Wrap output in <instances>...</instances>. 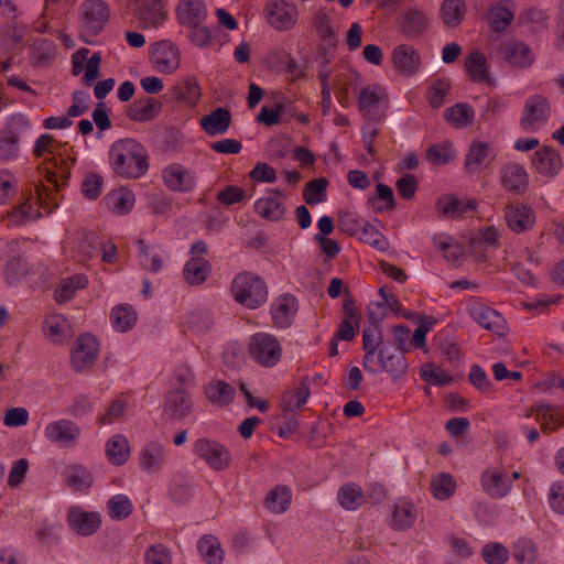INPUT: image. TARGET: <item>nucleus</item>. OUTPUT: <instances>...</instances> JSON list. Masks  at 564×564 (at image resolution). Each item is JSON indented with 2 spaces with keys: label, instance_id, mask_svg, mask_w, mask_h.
Listing matches in <instances>:
<instances>
[{
  "label": "nucleus",
  "instance_id": "obj_1",
  "mask_svg": "<svg viewBox=\"0 0 564 564\" xmlns=\"http://www.w3.org/2000/svg\"><path fill=\"white\" fill-rule=\"evenodd\" d=\"M112 171L124 178H139L149 169L145 148L134 139H121L112 143L109 150Z\"/></svg>",
  "mask_w": 564,
  "mask_h": 564
},
{
  "label": "nucleus",
  "instance_id": "obj_2",
  "mask_svg": "<svg viewBox=\"0 0 564 564\" xmlns=\"http://www.w3.org/2000/svg\"><path fill=\"white\" fill-rule=\"evenodd\" d=\"M64 147L63 143L57 142L52 134H41L33 147V154L36 158L42 156L44 153L53 154L54 166L58 171H47L46 180L52 183L58 191L70 176V165L76 162L75 158L65 159L61 153H55Z\"/></svg>",
  "mask_w": 564,
  "mask_h": 564
},
{
  "label": "nucleus",
  "instance_id": "obj_3",
  "mask_svg": "<svg viewBox=\"0 0 564 564\" xmlns=\"http://www.w3.org/2000/svg\"><path fill=\"white\" fill-rule=\"evenodd\" d=\"M231 292L237 302L254 310L268 300V289L264 280L251 272L238 274L231 284Z\"/></svg>",
  "mask_w": 564,
  "mask_h": 564
},
{
  "label": "nucleus",
  "instance_id": "obj_4",
  "mask_svg": "<svg viewBox=\"0 0 564 564\" xmlns=\"http://www.w3.org/2000/svg\"><path fill=\"white\" fill-rule=\"evenodd\" d=\"M80 31L86 43H91L90 37L97 36L109 20L110 11L106 2L101 0H86L82 3Z\"/></svg>",
  "mask_w": 564,
  "mask_h": 564
},
{
  "label": "nucleus",
  "instance_id": "obj_5",
  "mask_svg": "<svg viewBox=\"0 0 564 564\" xmlns=\"http://www.w3.org/2000/svg\"><path fill=\"white\" fill-rule=\"evenodd\" d=\"M193 453L215 471L226 470L232 463L229 449L216 440L207 437L197 438L193 443Z\"/></svg>",
  "mask_w": 564,
  "mask_h": 564
},
{
  "label": "nucleus",
  "instance_id": "obj_6",
  "mask_svg": "<svg viewBox=\"0 0 564 564\" xmlns=\"http://www.w3.org/2000/svg\"><path fill=\"white\" fill-rule=\"evenodd\" d=\"M252 359L263 367L275 366L282 356V347L275 336L267 333H256L248 345Z\"/></svg>",
  "mask_w": 564,
  "mask_h": 564
},
{
  "label": "nucleus",
  "instance_id": "obj_7",
  "mask_svg": "<svg viewBox=\"0 0 564 564\" xmlns=\"http://www.w3.org/2000/svg\"><path fill=\"white\" fill-rule=\"evenodd\" d=\"M389 107V98L380 86L364 87L358 96L361 116L373 122L380 121Z\"/></svg>",
  "mask_w": 564,
  "mask_h": 564
},
{
  "label": "nucleus",
  "instance_id": "obj_8",
  "mask_svg": "<svg viewBox=\"0 0 564 564\" xmlns=\"http://www.w3.org/2000/svg\"><path fill=\"white\" fill-rule=\"evenodd\" d=\"M132 15L142 30L159 29L167 19L162 0H133Z\"/></svg>",
  "mask_w": 564,
  "mask_h": 564
},
{
  "label": "nucleus",
  "instance_id": "obj_9",
  "mask_svg": "<svg viewBox=\"0 0 564 564\" xmlns=\"http://www.w3.org/2000/svg\"><path fill=\"white\" fill-rule=\"evenodd\" d=\"M550 102L542 95L530 96L523 106L520 127L525 132H535L549 120Z\"/></svg>",
  "mask_w": 564,
  "mask_h": 564
},
{
  "label": "nucleus",
  "instance_id": "obj_10",
  "mask_svg": "<svg viewBox=\"0 0 564 564\" xmlns=\"http://www.w3.org/2000/svg\"><path fill=\"white\" fill-rule=\"evenodd\" d=\"M497 54L512 67L527 68L534 62V54L531 47L516 39L500 42L497 47Z\"/></svg>",
  "mask_w": 564,
  "mask_h": 564
},
{
  "label": "nucleus",
  "instance_id": "obj_11",
  "mask_svg": "<svg viewBox=\"0 0 564 564\" xmlns=\"http://www.w3.org/2000/svg\"><path fill=\"white\" fill-rule=\"evenodd\" d=\"M269 24L279 31H288L297 21V8L284 0H270L264 8Z\"/></svg>",
  "mask_w": 564,
  "mask_h": 564
},
{
  "label": "nucleus",
  "instance_id": "obj_12",
  "mask_svg": "<svg viewBox=\"0 0 564 564\" xmlns=\"http://www.w3.org/2000/svg\"><path fill=\"white\" fill-rule=\"evenodd\" d=\"M98 355V339L91 334H83L73 345L72 365L76 371H84L95 364Z\"/></svg>",
  "mask_w": 564,
  "mask_h": 564
},
{
  "label": "nucleus",
  "instance_id": "obj_13",
  "mask_svg": "<svg viewBox=\"0 0 564 564\" xmlns=\"http://www.w3.org/2000/svg\"><path fill=\"white\" fill-rule=\"evenodd\" d=\"M150 61L158 72L172 74L180 66L178 48L169 40L159 41L150 52Z\"/></svg>",
  "mask_w": 564,
  "mask_h": 564
},
{
  "label": "nucleus",
  "instance_id": "obj_14",
  "mask_svg": "<svg viewBox=\"0 0 564 564\" xmlns=\"http://www.w3.org/2000/svg\"><path fill=\"white\" fill-rule=\"evenodd\" d=\"M68 527L82 536H90L101 525V516L96 511H86L79 506H73L67 512Z\"/></svg>",
  "mask_w": 564,
  "mask_h": 564
},
{
  "label": "nucleus",
  "instance_id": "obj_15",
  "mask_svg": "<svg viewBox=\"0 0 564 564\" xmlns=\"http://www.w3.org/2000/svg\"><path fill=\"white\" fill-rule=\"evenodd\" d=\"M45 436L62 447H73L80 436L79 426L70 420L51 422L45 427Z\"/></svg>",
  "mask_w": 564,
  "mask_h": 564
},
{
  "label": "nucleus",
  "instance_id": "obj_16",
  "mask_svg": "<svg viewBox=\"0 0 564 564\" xmlns=\"http://www.w3.org/2000/svg\"><path fill=\"white\" fill-rule=\"evenodd\" d=\"M468 312L479 326L497 335H503L506 321L498 311L482 303L475 302L469 305Z\"/></svg>",
  "mask_w": 564,
  "mask_h": 564
},
{
  "label": "nucleus",
  "instance_id": "obj_17",
  "mask_svg": "<svg viewBox=\"0 0 564 564\" xmlns=\"http://www.w3.org/2000/svg\"><path fill=\"white\" fill-rule=\"evenodd\" d=\"M500 182L512 194L523 195L529 186V175L521 164L512 162L501 167Z\"/></svg>",
  "mask_w": 564,
  "mask_h": 564
},
{
  "label": "nucleus",
  "instance_id": "obj_18",
  "mask_svg": "<svg viewBox=\"0 0 564 564\" xmlns=\"http://www.w3.org/2000/svg\"><path fill=\"white\" fill-rule=\"evenodd\" d=\"M391 59L394 68L404 76H413L420 69V54L411 45L400 44L395 46L392 51Z\"/></svg>",
  "mask_w": 564,
  "mask_h": 564
},
{
  "label": "nucleus",
  "instance_id": "obj_19",
  "mask_svg": "<svg viewBox=\"0 0 564 564\" xmlns=\"http://www.w3.org/2000/svg\"><path fill=\"white\" fill-rule=\"evenodd\" d=\"M163 181L174 192L188 193L196 186V177L181 164H170L163 171Z\"/></svg>",
  "mask_w": 564,
  "mask_h": 564
},
{
  "label": "nucleus",
  "instance_id": "obj_20",
  "mask_svg": "<svg viewBox=\"0 0 564 564\" xmlns=\"http://www.w3.org/2000/svg\"><path fill=\"white\" fill-rule=\"evenodd\" d=\"M532 164L540 175L554 177L562 169V159L553 147L544 145L533 153Z\"/></svg>",
  "mask_w": 564,
  "mask_h": 564
},
{
  "label": "nucleus",
  "instance_id": "obj_21",
  "mask_svg": "<svg viewBox=\"0 0 564 564\" xmlns=\"http://www.w3.org/2000/svg\"><path fill=\"white\" fill-rule=\"evenodd\" d=\"M505 218L508 228L517 234L530 230L535 223L534 212L523 204L506 206Z\"/></svg>",
  "mask_w": 564,
  "mask_h": 564
},
{
  "label": "nucleus",
  "instance_id": "obj_22",
  "mask_svg": "<svg viewBox=\"0 0 564 564\" xmlns=\"http://www.w3.org/2000/svg\"><path fill=\"white\" fill-rule=\"evenodd\" d=\"M193 400L185 388L171 390L164 399V411L171 419L183 420L192 413Z\"/></svg>",
  "mask_w": 564,
  "mask_h": 564
},
{
  "label": "nucleus",
  "instance_id": "obj_23",
  "mask_svg": "<svg viewBox=\"0 0 564 564\" xmlns=\"http://www.w3.org/2000/svg\"><path fill=\"white\" fill-rule=\"evenodd\" d=\"M176 19L183 26H198L207 18V9L202 0H181L176 7Z\"/></svg>",
  "mask_w": 564,
  "mask_h": 564
},
{
  "label": "nucleus",
  "instance_id": "obj_24",
  "mask_svg": "<svg viewBox=\"0 0 564 564\" xmlns=\"http://www.w3.org/2000/svg\"><path fill=\"white\" fill-rule=\"evenodd\" d=\"M377 359L380 370L387 371L394 380L400 379L406 371L408 364L404 354L401 351L397 354L387 344L379 349Z\"/></svg>",
  "mask_w": 564,
  "mask_h": 564
},
{
  "label": "nucleus",
  "instance_id": "obj_25",
  "mask_svg": "<svg viewBox=\"0 0 564 564\" xmlns=\"http://www.w3.org/2000/svg\"><path fill=\"white\" fill-rule=\"evenodd\" d=\"M297 311L296 299L290 294L275 299L271 306L273 324L279 328H288Z\"/></svg>",
  "mask_w": 564,
  "mask_h": 564
},
{
  "label": "nucleus",
  "instance_id": "obj_26",
  "mask_svg": "<svg viewBox=\"0 0 564 564\" xmlns=\"http://www.w3.org/2000/svg\"><path fill=\"white\" fill-rule=\"evenodd\" d=\"M485 492L496 499L506 497L511 490V479L507 474L487 469L481 475Z\"/></svg>",
  "mask_w": 564,
  "mask_h": 564
},
{
  "label": "nucleus",
  "instance_id": "obj_27",
  "mask_svg": "<svg viewBox=\"0 0 564 564\" xmlns=\"http://www.w3.org/2000/svg\"><path fill=\"white\" fill-rule=\"evenodd\" d=\"M162 107V102L152 97L139 98L129 107L127 117L137 122H147L154 119Z\"/></svg>",
  "mask_w": 564,
  "mask_h": 564
},
{
  "label": "nucleus",
  "instance_id": "obj_28",
  "mask_svg": "<svg viewBox=\"0 0 564 564\" xmlns=\"http://www.w3.org/2000/svg\"><path fill=\"white\" fill-rule=\"evenodd\" d=\"M231 123L230 111L226 108L218 107L200 119L203 130L210 137L226 133Z\"/></svg>",
  "mask_w": 564,
  "mask_h": 564
},
{
  "label": "nucleus",
  "instance_id": "obj_29",
  "mask_svg": "<svg viewBox=\"0 0 564 564\" xmlns=\"http://www.w3.org/2000/svg\"><path fill=\"white\" fill-rule=\"evenodd\" d=\"M313 26L318 35L322 44L319 46H326L328 51L336 48L338 44V31L332 24V18L325 11L316 13L313 20Z\"/></svg>",
  "mask_w": 564,
  "mask_h": 564
},
{
  "label": "nucleus",
  "instance_id": "obj_30",
  "mask_svg": "<svg viewBox=\"0 0 564 564\" xmlns=\"http://www.w3.org/2000/svg\"><path fill=\"white\" fill-rule=\"evenodd\" d=\"M170 93L178 102L194 107L200 97V87L195 77H187L170 88Z\"/></svg>",
  "mask_w": 564,
  "mask_h": 564
},
{
  "label": "nucleus",
  "instance_id": "obj_31",
  "mask_svg": "<svg viewBox=\"0 0 564 564\" xmlns=\"http://www.w3.org/2000/svg\"><path fill=\"white\" fill-rule=\"evenodd\" d=\"M204 393L210 403L226 406L234 401L236 390L224 380H214L205 384Z\"/></svg>",
  "mask_w": 564,
  "mask_h": 564
},
{
  "label": "nucleus",
  "instance_id": "obj_32",
  "mask_svg": "<svg viewBox=\"0 0 564 564\" xmlns=\"http://www.w3.org/2000/svg\"><path fill=\"white\" fill-rule=\"evenodd\" d=\"M164 462V446L159 442H150L140 453V466L147 473L158 471Z\"/></svg>",
  "mask_w": 564,
  "mask_h": 564
},
{
  "label": "nucleus",
  "instance_id": "obj_33",
  "mask_svg": "<svg viewBox=\"0 0 564 564\" xmlns=\"http://www.w3.org/2000/svg\"><path fill=\"white\" fill-rule=\"evenodd\" d=\"M292 491L285 485H276L264 499L265 508L275 514L284 513L291 506Z\"/></svg>",
  "mask_w": 564,
  "mask_h": 564
},
{
  "label": "nucleus",
  "instance_id": "obj_34",
  "mask_svg": "<svg viewBox=\"0 0 564 564\" xmlns=\"http://www.w3.org/2000/svg\"><path fill=\"white\" fill-rule=\"evenodd\" d=\"M308 378H303L296 389L285 391L281 397V406L284 412H295L301 409L310 397Z\"/></svg>",
  "mask_w": 564,
  "mask_h": 564
},
{
  "label": "nucleus",
  "instance_id": "obj_35",
  "mask_svg": "<svg viewBox=\"0 0 564 564\" xmlns=\"http://www.w3.org/2000/svg\"><path fill=\"white\" fill-rule=\"evenodd\" d=\"M256 213L270 221H281L286 214V206L274 197H261L254 203Z\"/></svg>",
  "mask_w": 564,
  "mask_h": 564
},
{
  "label": "nucleus",
  "instance_id": "obj_36",
  "mask_svg": "<svg viewBox=\"0 0 564 564\" xmlns=\"http://www.w3.org/2000/svg\"><path fill=\"white\" fill-rule=\"evenodd\" d=\"M416 516L414 505L408 501H400L393 507L391 527L399 531L408 530L414 524Z\"/></svg>",
  "mask_w": 564,
  "mask_h": 564
},
{
  "label": "nucleus",
  "instance_id": "obj_37",
  "mask_svg": "<svg viewBox=\"0 0 564 564\" xmlns=\"http://www.w3.org/2000/svg\"><path fill=\"white\" fill-rule=\"evenodd\" d=\"M427 26L429 20L421 10H408L402 18V32L408 39L420 36Z\"/></svg>",
  "mask_w": 564,
  "mask_h": 564
},
{
  "label": "nucleus",
  "instance_id": "obj_38",
  "mask_svg": "<svg viewBox=\"0 0 564 564\" xmlns=\"http://www.w3.org/2000/svg\"><path fill=\"white\" fill-rule=\"evenodd\" d=\"M210 270V264L206 259L193 257L185 263L183 274L189 284L198 285L207 280Z\"/></svg>",
  "mask_w": 564,
  "mask_h": 564
},
{
  "label": "nucleus",
  "instance_id": "obj_39",
  "mask_svg": "<svg viewBox=\"0 0 564 564\" xmlns=\"http://www.w3.org/2000/svg\"><path fill=\"white\" fill-rule=\"evenodd\" d=\"M436 205L442 215L448 218H457L476 207L474 200L463 202L454 196L440 197Z\"/></svg>",
  "mask_w": 564,
  "mask_h": 564
},
{
  "label": "nucleus",
  "instance_id": "obj_40",
  "mask_svg": "<svg viewBox=\"0 0 564 564\" xmlns=\"http://www.w3.org/2000/svg\"><path fill=\"white\" fill-rule=\"evenodd\" d=\"M465 68L475 83L488 82L491 83L488 72V64L486 56L480 52L470 53L465 61Z\"/></svg>",
  "mask_w": 564,
  "mask_h": 564
},
{
  "label": "nucleus",
  "instance_id": "obj_41",
  "mask_svg": "<svg viewBox=\"0 0 564 564\" xmlns=\"http://www.w3.org/2000/svg\"><path fill=\"white\" fill-rule=\"evenodd\" d=\"M106 454L113 465H123L130 455L129 442L122 434L110 437L106 444Z\"/></svg>",
  "mask_w": 564,
  "mask_h": 564
},
{
  "label": "nucleus",
  "instance_id": "obj_42",
  "mask_svg": "<svg viewBox=\"0 0 564 564\" xmlns=\"http://www.w3.org/2000/svg\"><path fill=\"white\" fill-rule=\"evenodd\" d=\"M466 8L463 0H444L440 7V17L448 28L458 26L465 17Z\"/></svg>",
  "mask_w": 564,
  "mask_h": 564
},
{
  "label": "nucleus",
  "instance_id": "obj_43",
  "mask_svg": "<svg viewBox=\"0 0 564 564\" xmlns=\"http://www.w3.org/2000/svg\"><path fill=\"white\" fill-rule=\"evenodd\" d=\"M443 117L454 128L462 129L468 127L474 120V109L465 102H458L444 110Z\"/></svg>",
  "mask_w": 564,
  "mask_h": 564
},
{
  "label": "nucleus",
  "instance_id": "obj_44",
  "mask_svg": "<svg viewBox=\"0 0 564 564\" xmlns=\"http://www.w3.org/2000/svg\"><path fill=\"white\" fill-rule=\"evenodd\" d=\"M491 152L489 143L475 141L470 144L465 156L464 167L469 174L478 172L486 158Z\"/></svg>",
  "mask_w": 564,
  "mask_h": 564
},
{
  "label": "nucleus",
  "instance_id": "obj_45",
  "mask_svg": "<svg viewBox=\"0 0 564 564\" xmlns=\"http://www.w3.org/2000/svg\"><path fill=\"white\" fill-rule=\"evenodd\" d=\"M514 19L513 10L508 2L492 6L488 13V22L494 32L501 33L507 30Z\"/></svg>",
  "mask_w": 564,
  "mask_h": 564
},
{
  "label": "nucleus",
  "instance_id": "obj_46",
  "mask_svg": "<svg viewBox=\"0 0 564 564\" xmlns=\"http://www.w3.org/2000/svg\"><path fill=\"white\" fill-rule=\"evenodd\" d=\"M138 316L131 305L120 304L111 310L110 321L118 332L124 333L137 323Z\"/></svg>",
  "mask_w": 564,
  "mask_h": 564
},
{
  "label": "nucleus",
  "instance_id": "obj_47",
  "mask_svg": "<svg viewBox=\"0 0 564 564\" xmlns=\"http://www.w3.org/2000/svg\"><path fill=\"white\" fill-rule=\"evenodd\" d=\"M370 325L362 330V349L378 351L382 344V334L380 330V317H377L372 311L368 312Z\"/></svg>",
  "mask_w": 564,
  "mask_h": 564
},
{
  "label": "nucleus",
  "instance_id": "obj_48",
  "mask_svg": "<svg viewBox=\"0 0 564 564\" xmlns=\"http://www.w3.org/2000/svg\"><path fill=\"white\" fill-rule=\"evenodd\" d=\"M198 551L207 564H221L224 561V551L220 543L213 535H205L198 541Z\"/></svg>",
  "mask_w": 564,
  "mask_h": 564
},
{
  "label": "nucleus",
  "instance_id": "obj_49",
  "mask_svg": "<svg viewBox=\"0 0 564 564\" xmlns=\"http://www.w3.org/2000/svg\"><path fill=\"white\" fill-rule=\"evenodd\" d=\"M133 510L130 498L126 495L118 494L112 496L107 502L108 516L116 521L127 519Z\"/></svg>",
  "mask_w": 564,
  "mask_h": 564
},
{
  "label": "nucleus",
  "instance_id": "obj_50",
  "mask_svg": "<svg viewBox=\"0 0 564 564\" xmlns=\"http://www.w3.org/2000/svg\"><path fill=\"white\" fill-rule=\"evenodd\" d=\"M88 283V280L83 274L74 275L69 279H64L56 292H55V299L58 303H65L69 301L75 292L79 289H84Z\"/></svg>",
  "mask_w": 564,
  "mask_h": 564
},
{
  "label": "nucleus",
  "instance_id": "obj_51",
  "mask_svg": "<svg viewBox=\"0 0 564 564\" xmlns=\"http://www.w3.org/2000/svg\"><path fill=\"white\" fill-rule=\"evenodd\" d=\"M337 499L346 510H356L364 500L361 488L356 484H347L339 488Z\"/></svg>",
  "mask_w": 564,
  "mask_h": 564
},
{
  "label": "nucleus",
  "instance_id": "obj_52",
  "mask_svg": "<svg viewBox=\"0 0 564 564\" xmlns=\"http://www.w3.org/2000/svg\"><path fill=\"white\" fill-rule=\"evenodd\" d=\"M456 488V481L451 474L440 473L432 478L431 490L438 500L448 499Z\"/></svg>",
  "mask_w": 564,
  "mask_h": 564
},
{
  "label": "nucleus",
  "instance_id": "obj_53",
  "mask_svg": "<svg viewBox=\"0 0 564 564\" xmlns=\"http://www.w3.org/2000/svg\"><path fill=\"white\" fill-rule=\"evenodd\" d=\"M65 478L68 486L76 490L89 488L93 484L91 473L80 465L68 466L65 470Z\"/></svg>",
  "mask_w": 564,
  "mask_h": 564
},
{
  "label": "nucleus",
  "instance_id": "obj_54",
  "mask_svg": "<svg viewBox=\"0 0 564 564\" xmlns=\"http://www.w3.org/2000/svg\"><path fill=\"white\" fill-rule=\"evenodd\" d=\"M328 181L319 177L310 181L303 189V198L308 205H316L325 200Z\"/></svg>",
  "mask_w": 564,
  "mask_h": 564
},
{
  "label": "nucleus",
  "instance_id": "obj_55",
  "mask_svg": "<svg viewBox=\"0 0 564 564\" xmlns=\"http://www.w3.org/2000/svg\"><path fill=\"white\" fill-rule=\"evenodd\" d=\"M139 252H138V261L139 264L153 273H158L163 269L164 259L159 253H153L151 257V263H148V256L151 253V247L145 243L143 239H139L137 241Z\"/></svg>",
  "mask_w": 564,
  "mask_h": 564
},
{
  "label": "nucleus",
  "instance_id": "obj_56",
  "mask_svg": "<svg viewBox=\"0 0 564 564\" xmlns=\"http://www.w3.org/2000/svg\"><path fill=\"white\" fill-rule=\"evenodd\" d=\"M451 83L446 78L436 79L427 89L426 98L432 108H440L449 94Z\"/></svg>",
  "mask_w": 564,
  "mask_h": 564
},
{
  "label": "nucleus",
  "instance_id": "obj_57",
  "mask_svg": "<svg viewBox=\"0 0 564 564\" xmlns=\"http://www.w3.org/2000/svg\"><path fill=\"white\" fill-rule=\"evenodd\" d=\"M19 153V138L11 130H0V159L12 160Z\"/></svg>",
  "mask_w": 564,
  "mask_h": 564
},
{
  "label": "nucleus",
  "instance_id": "obj_58",
  "mask_svg": "<svg viewBox=\"0 0 564 564\" xmlns=\"http://www.w3.org/2000/svg\"><path fill=\"white\" fill-rule=\"evenodd\" d=\"M44 328L53 343H61L68 328V321L62 315H52L45 319Z\"/></svg>",
  "mask_w": 564,
  "mask_h": 564
},
{
  "label": "nucleus",
  "instance_id": "obj_59",
  "mask_svg": "<svg viewBox=\"0 0 564 564\" xmlns=\"http://www.w3.org/2000/svg\"><path fill=\"white\" fill-rule=\"evenodd\" d=\"M536 549L533 541L520 539L512 549V557L518 564L531 563L535 560Z\"/></svg>",
  "mask_w": 564,
  "mask_h": 564
},
{
  "label": "nucleus",
  "instance_id": "obj_60",
  "mask_svg": "<svg viewBox=\"0 0 564 564\" xmlns=\"http://www.w3.org/2000/svg\"><path fill=\"white\" fill-rule=\"evenodd\" d=\"M333 53L328 51L326 46L318 47L317 65L321 87H329V79L333 73L329 64L333 61Z\"/></svg>",
  "mask_w": 564,
  "mask_h": 564
},
{
  "label": "nucleus",
  "instance_id": "obj_61",
  "mask_svg": "<svg viewBox=\"0 0 564 564\" xmlns=\"http://www.w3.org/2000/svg\"><path fill=\"white\" fill-rule=\"evenodd\" d=\"M360 240L372 246L373 248L383 251L388 248V241L384 236L368 221L365 223L360 230Z\"/></svg>",
  "mask_w": 564,
  "mask_h": 564
},
{
  "label": "nucleus",
  "instance_id": "obj_62",
  "mask_svg": "<svg viewBox=\"0 0 564 564\" xmlns=\"http://www.w3.org/2000/svg\"><path fill=\"white\" fill-rule=\"evenodd\" d=\"M481 556L487 564H503L509 558V551L501 543H489L482 547Z\"/></svg>",
  "mask_w": 564,
  "mask_h": 564
},
{
  "label": "nucleus",
  "instance_id": "obj_63",
  "mask_svg": "<svg viewBox=\"0 0 564 564\" xmlns=\"http://www.w3.org/2000/svg\"><path fill=\"white\" fill-rule=\"evenodd\" d=\"M112 204V209L119 215L129 213L134 204L133 194L127 189H120L119 192L112 193L108 197Z\"/></svg>",
  "mask_w": 564,
  "mask_h": 564
},
{
  "label": "nucleus",
  "instance_id": "obj_64",
  "mask_svg": "<svg viewBox=\"0 0 564 564\" xmlns=\"http://www.w3.org/2000/svg\"><path fill=\"white\" fill-rule=\"evenodd\" d=\"M145 564H171L172 558L169 549L164 544L151 545L144 554Z\"/></svg>",
  "mask_w": 564,
  "mask_h": 564
}]
</instances>
